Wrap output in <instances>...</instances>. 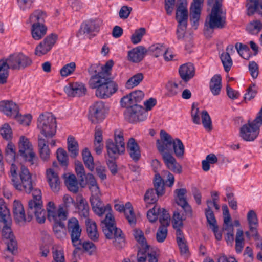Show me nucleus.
Wrapping results in <instances>:
<instances>
[{"instance_id":"c85d7f7f","label":"nucleus","mask_w":262,"mask_h":262,"mask_svg":"<svg viewBox=\"0 0 262 262\" xmlns=\"http://www.w3.org/2000/svg\"><path fill=\"white\" fill-rule=\"evenodd\" d=\"M47 27L45 25H37L32 24L31 27L32 37L35 40L41 39L46 34Z\"/></svg>"},{"instance_id":"39448f33","label":"nucleus","mask_w":262,"mask_h":262,"mask_svg":"<svg viewBox=\"0 0 262 262\" xmlns=\"http://www.w3.org/2000/svg\"><path fill=\"white\" fill-rule=\"evenodd\" d=\"M123 133L121 130H116L114 133V142L108 139L106 142L107 155L109 159L107 160V165L111 173L115 175L118 172L116 160L119 156L125 152V146L124 141Z\"/></svg>"},{"instance_id":"49530a36","label":"nucleus","mask_w":262,"mask_h":262,"mask_svg":"<svg viewBox=\"0 0 262 262\" xmlns=\"http://www.w3.org/2000/svg\"><path fill=\"white\" fill-rule=\"evenodd\" d=\"M56 157L62 166H67L68 165V155L64 149L59 148L56 151Z\"/></svg>"},{"instance_id":"09e8293b","label":"nucleus","mask_w":262,"mask_h":262,"mask_svg":"<svg viewBox=\"0 0 262 262\" xmlns=\"http://www.w3.org/2000/svg\"><path fill=\"white\" fill-rule=\"evenodd\" d=\"M145 33L146 29L144 28H140L138 29H136L131 36L132 42L135 45L139 43Z\"/></svg>"},{"instance_id":"13d9d810","label":"nucleus","mask_w":262,"mask_h":262,"mask_svg":"<svg viewBox=\"0 0 262 262\" xmlns=\"http://www.w3.org/2000/svg\"><path fill=\"white\" fill-rule=\"evenodd\" d=\"M161 210L160 207L155 205L152 208L149 209L147 213V216L151 223L155 222L158 219L159 211Z\"/></svg>"},{"instance_id":"a18cd8bd","label":"nucleus","mask_w":262,"mask_h":262,"mask_svg":"<svg viewBox=\"0 0 262 262\" xmlns=\"http://www.w3.org/2000/svg\"><path fill=\"white\" fill-rule=\"evenodd\" d=\"M67 219V211L63 210V208H59L57 212L52 215L51 220H53L55 223H63V221Z\"/></svg>"},{"instance_id":"bf43d9fd","label":"nucleus","mask_w":262,"mask_h":262,"mask_svg":"<svg viewBox=\"0 0 262 262\" xmlns=\"http://www.w3.org/2000/svg\"><path fill=\"white\" fill-rule=\"evenodd\" d=\"M0 134L4 139L7 140L11 139L12 137V132L10 125L4 124L0 128Z\"/></svg>"},{"instance_id":"4468645a","label":"nucleus","mask_w":262,"mask_h":262,"mask_svg":"<svg viewBox=\"0 0 262 262\" xmlns=\"http://www.w3.org/2000/svg\"><path fill=\"white\" fill-rule=\"evenodd\" d=\"M124 114L125 119L131 123L143 120L145 117L144 108L138 104L126 109Z\"/></svg>"},{"instance_id":"bb28decb","label":"nucleus","mask_w":262,"mask_h":262,"mask_svg":"<svg viewBox=\"0 0 262 262\" xmlns=\"http://www.w3.org/2000/svg\"><path fill=\"white\" fill-rule=\"evenodd\" d=\"M85 224L88 237L94 242L98 241L99 234L96 223L91 219L88 218L85 221Z\"/></svg>"},{"instance_id":"4d7b16f0","label":"nucleus","mask_w":262,"mask_h":262,"mask_svg":"<svg viewBox=\"0 0 262 262\" xmlns=\"http://www.w3.org/2000/svg\"><path fill=\"white\" fill-rule=\"evenodd\" d=\"M166 89L167 90L168 95L174 96L177 95L180 90L179 89L178 84L173 81H169L166 85Z\"/></svg>"},{"instance_id":"e2e57ef3","label":"nucleus","mask_w":262,"mask_h":262,"mask_svg":"<svg viewBox=\"0 0 262 262\" xmlns=\"http://www.w3.org/2000/svg\"><path fill=\"white\" fill-rule=\"evenodd\" d=\"M120 103L122 107H125L126 109L129 108V107H132V106H133L135 104L133 102L130 94L123 97L121 99Z\"/></svg>"},{"instance_id":"ddd939ff","label":"nucleus","mask_w":262,"mask_h":262,"mask_svg":"<svg viewBox=\"0 0 262 262\" xmlns=\"http://www.w3.org/2000/svg\"><path fill=\"white\" fill-rule=\"evenodd\" d=\"M67 229L70 234L72 242L74 246L81 244L80 237L81 233V229L80 227L79 222L75 217L69 220Z\"/></svg>"},{"instance_id":"dca6fc26","label":"nucleus","mask_w":262,"mask_h":262,"mask_svg":"<svg viewBox=\"0 0 262 262\" xmlns=\"http://www.w3.org/2000/svg\"><path fill=\"white\" fill-rule=\"evenodd\" d=\"M100 27V23L95 20H88L83 22L79 30L77 33V36L80 37L84 34L92 35L98 32Z\"/></svg>"},{"instance_id":"423d86ee","label":"nucleus","mask_w":262,"mask_h":262,"mask_svg":"<svg viewBox=\"0 0 262 262\" xmlns=\"http://www.w3.org/2000/svg\"><path fill=\"white\" fill-rule=\"evenodd\" d=\"M89 84L91 88L96 89V96L101 99L109 98L118 90V85L107 73L91 76Z\"/></svg>"},{"instance_id":"aec40b11","label":"nucleus","mask_w":262,"mask_h":262,"mask_svg":"<svg viewBox=\"0 0 262 262\" xmlns=\"http://www.w3.org/2000/svg\"><path fill=\"white\" fill-rule=\"evenodd\" d=\"M188 12L187 9V3L181 2L178 5L177 11L176 19L179 26H187Z\"/></svg>"},{"instance_id":"0eeeda50","label":"nucleus","mask_w":262,"mask_h":262,"mask_svg":"<svg viewBox=\"0 0 262 262\" xmlns=\"http://www.w3.org/2000/svg\"><path fill=\"white\" fill-rule=\"evenodd\" d=\"M223 0H215L205 22V27L207 31H212L215 29H223L226 26L225 13L222 9Z\"/></svg>"},{"instance_id":"79ce46f5","label":"nucleus","mask_w":262,"mask_h":262,"mask_svg":"<svg viewBox=\"0 0 262 262\" xmlns=\"http://www.w3.org/2000/svg\"><path fill=\"white\" fill-rule=\"evenodd\" d=\"M158 218L161 226H169L170 216L164 208H161V210L159 211Z\"/></svg>"},{"instance_id":"f257e3e1","label":"nucleus","mask_w":262,"mask_h":262,"mask_svg":"<svg viewBox=\"0 0 262 262\" xmlns=\"http://www.w3.org/2000/svg\"><path fill=\"white\" fill-rule=\"evenodd\" d=\"M17 170V166L12 163L10 172L12 185L19 191H24L27 193H32L33 198L28 201V222H30L34 215L38 223H44L47 212L43 208L41 190L35 188V183L33 182L32 175L27 168L21 165L18 174Z\"/></svg>"},{"instance_id":"c9c22d12","label":"nucleus","mask_w":262,"mask_h":262,"mask_svg":"<svg viewBox=\"0 0 262 262\" xmlns=\"http://www.w3.org/2000/svg\"><path fill=\"white\" fill-rule=\"evenodd\" d=\"M53 260L52 262H66L63 249L58 245H54L52 248Z\"/></svg>"},{"instance_id":"0e129e2a","label":"nucleus","mask_w":262,"mask_h":262,"mask_svg":"<svg viewBox=\"0 0 262 262\" xmlns=\"http://www.w3.org/2000/svg\"><path fill=\"white\" fill-rule=\"evenodd\" d=\"M63 205L66 211L69 210L70 208L72 206H75L76 203L73 199L69 194H65L63 197Z\"/></svg>"},{"instance_id":"69168bd1","label":"nucleus","mask_w":262,"mask_h":262,"mask_svg":"<svg viewBox=\"0 0 262 262\" xmlns=\"http://www.w3.org/2000/svg\"><path fill=\"white\" fill-rule=\"evenodd\" d=\"M249 70L253 78L257 77L259 73L258 66L255 61L250 62L248 66Z\"/></svg>"},{"instance_id":"338daca9","label":"nucleus","mask_w":262,"mask_h":262,"mask_svg":"<svg viewBox=\"0 0 262 262\" xmlns=\"http://www.w3.org/2000/svg\"><path fill=\"white\" fill-rule=\"evenodd\" d=\"M247 220L249 226H258L257 215L253 210H250L248 212L247 214Z\"/></svg>"},{"instance_id":"5701e85b","label":"nucleus","mask_w":262,"mask_h":262,"mask_svg":"<svg viewBox=\"0 0 262 262\" xmlns=\"http://www.w3.org/2000/svg\"><path fill=\"white\" fill-rule=\"evenodd\" d=\"M48 139L40 135L38 136V146L40 158L44 161H47L50 159V150L47 144Z\"/></svg>"},{"instance_id":"f8f14e48","label":"nucleus","mask_w":262,"mask_h":262,"mask_svg":"<svg viewBox=\"0 0 262 262\" xmlns=\"http://www.w3.org/2000/svg\"><path fill=\"white\" fill-rule=\"evenodd\" d=\"M104 109L105 104L102 101H97L90 106L89 119L92 123H97L104 119Z\"/></svg>"},{"instance_id":"f3484780","label":"nucleus","mask_w":262,"mask_h":262,"mask_svg":"<svg viewBox=\"0 0 262 262\" xmlns=\"http://www.w3.org/2000/svg\"><path fill=\"white\" fill-rule=\"evenodd\" d=\"M174 192L178 198L176 199L177 204L182 207L186 216L191 217L192 215V208L185 197V195L187 192L186 189L185 188L177 189L175 190Z\"/></svg>"},{"instance_id":"412c9836","label":"nucleus","mask_w":262,"mask_h":262,"mask_svg":"<svg viewBox=\"0 0 262 262\" xmlns=\"http://www.w3.org/2000/svg\"><path fill=\"white\" fill-rule=\"evenodd\" d=\"M127 151L130 158L135 162H137L141 158L140 147L133 138L129 139L126 145Z\"/></svg>"},{"instance_id":"72a5a7b5","label":"nucleus","mask_w":262,"mask_h":262,"mask_svg":"<svg viewBox=\"0 0 262 262\" xmlns=\"http://www.w3.org/2000/svg\"><path fill=\"white\" fill-rule=\"evenodd\" d=\"M46 13L41 10H36L31 14L29 17L30 22L34 24L45 25Z\"/></svg>"},{"instance_id":"6ab92c4d","label":"nucleus","mask_w":262,"mask_h":262,"mask_svg":"<svg viewBox=\"0 0 262 262\" xmlns=\"http://www.w3.org/2000/svg\"><path fill=\"white\" fill-rule=\"evenodd\" d=\"M0 111L8 117L17 116L19 108L17 105L12 101L4 100L0 102Z\"/></svg>"},{"instance_id":"a211bd4d","label":"nucleus","mask_w":262,"mask_h":262,"mask_svg":"<svg viewBox=\"0 0 262 262\" xmlns=\"http://www.w3.org/2000/svg\"><path fill=\"white\" fill-rule=\"evenodd\" d=\"M64 92L69 97H80L84 95L86 89L82 83H69L64 87Z\"/></svg>"},{"instance_id":"6e6552de","label":"nucleus","mask_w":262,"mask_h":262,"mask_svg":"<svg viewBox=\"0 0 262 262\" xmlns=\"http://www.w3.org/2000/svg\"><path fill=\"white\" fill-rule=\"evenodd\" d=\"M37 127L45 139L52 138L56 133V118L51 113H42L37 119Z\"/></svg>"},{"instance_id":"2eb2a0df","label":"nucleus","mask_w":262,"mask_h":262,"mask_svg":"<svg viewBox=\"0 0 262 262\" xmlns=\"http://www.w3.org/2000/svg\"><path fill=\"white\" fill-rule=\"evenodd\" d=\"M57 39V35L55 34H51L47 36L36 47L35 54L41 56L46 54L54 46Z\"/></svg>"},{"instance_id":"f704fd0d","label":"nucleus","mask_w":262,"mask_h":262,"mask_svg":"<svg viewBox=\"0 0 262 262\" xmlns=\"http://www.w3.org/2000/svg\"><path fill=\"white\" fill-rule=\"evenodd\" d=\"M77 208L80 216L84 218H88L89 215V207L87 201L82 197L77 203Z\"/></svg>"},{"instance_id":"c756f323","label":"nucleus","mask_w":262,"mask_h":262,"mask_svg":"<svg viewBox=\"0 0 262 262\" xmlns=\"http://www.w3.org/2000/svg\"><path fill=\"white\" fill-rule=\"evenodd\" d=\"M68 150L71 158L75 159L79 154V144L75 138L70 136L67 140Z\"/></svg>"},{"instance_id":"6e6d98bb","label":"nucleus","mask_w":262,"mask_h":262,"mask_svg":"<svg viewBox=\"0 0 262 262\" xmlns=\"http://www.w3.org/2000/svg\"><path fill=\"white\" fill-rule=\"evenodd\" d=\"M75 170L78 177L80 178V182H84L85 177V172L84 166L81 162L77 160L75 162Z\"/></svg>"},{"instance_id":"20e7f679","label":"nucleus","mask_w":262,"mask_h":262,"mask_svg":"<svg viewBox=\"0 0 262 262\" xmlns=\"http://www.w3.org/2000/svg\"><path fill=\"white\" fill-rule=\"evenodd\" d=\"M0 222L4 224L2 229V239L7 245V250L14 255L17 250V244L11 228L12 220L9 210L2 198H0Z\"/></svg>"},{"instance_id":"4be33fe9","label":"nucleus","mask_w":262,"mask_h":262,"mask_svg":"<svg viewBox=\"0 0 262 262\" xmlns=\"http://www.w3.org/2000/svg\"><path fill=\"white\" fill-rule=\"evenodd\" d=\"M47 178L49 185L54 192H57L60 188V182L58 176L52 169L47 170Z\"/></svg>"},{"instance_id":"37998d69","label":"nucleus","mask_w":262,"mask_h":262,"mask_svg":"<svg viewBox=\"0 0 262 262\" xmlns=\"http://www.w3.org/2000/svg\"><path fill=\"white\" fill-rule=\"evenodd\" d=\"M76 63L71 62L64 65L60 70V74L63 77H67L72 74L76 70Z\"/></svg>"},{"instance_id":"680f3d73","label":"nucleus","mask_w":262,"mask_h":262,"mask_svg":"<svg viewBox=\"0 0 262 262\" xmlns=\"http://www.w3.org/2000/svg\"><path fill=\"white\" fill-rule=\"evenodd\" d=\"M262 28V24L260 21H256L250 23L247 27V30L251 34H254L255 31L258 33Z\"/></svg>"},{"instance_id":"8fccbe9b","label":"nucleus","mask_w":262,"mask_h":262,"mask_svg":"<svg viewBox=\"0 0 262 262\" xmlns=\"http://www.w3.org/2000/svg\"><path fill=\"white\" fill-rule=\"evenodd\" d=\"M167 227L165 226H160L157 231L156 239L158 243H163L167 236Z\"/></svg>"},{"instance_id":"1a4fd4ad","label":"nucleus","mask_w":262,"mask_h":262,"mask_svg":"<svg viewBox=\"0 0 262 262\" xmlns=\"http://www.w3.org/2000/svg\"><path fill=\"white\" fill-rule=\"evenodd\" d=\"M154 186V188L148 189L144 195V200L147 204L156 203L159 197L165 193L164 184L159 175H156Z\"/></svg>"},{"instance_id":"f03ea898","label":"nucleus","mask_w":262,"mask_h":262,"mask_svg":"<svg viewBox=\"0 0 262 262\" xmlns=\"http://www.w3.org/2000/svg\"><path fill=\"white\" fill-rule=\"evenodd\" d=\"M92 209L94 212L99 216L102 215L105 212H108L105 219L102 221L104 226L102 227V230L107 239H113V245L117 249H121L125 246V237L122 230L114 225L115 220L113 215L111 213V206L107 204L104 207L100 197L90 198V199Z\"/></svg>"},{"instance_id":"e433bc0d","label":"nucleus","mask_w":262,"mask_h":262,"mask_svg":"<svg viewBox=\"0 0 262 262\" xmlns=\"http://www.w3.org/2000/svg\"><path fill=\"white\" fill-rule=\"evenodd\" d=\"M5 157L6 160L9 162H13L16 157H18L15 152V146L12 143H8L5 148Z\"/></svg>"},{"instance_id":"c03bdc74","label":"nucleus","mask_w":262,"mask_h":262,"mask_svg":"<svg viewBox=\"0 0 262 262\" xmlns=\"http://www.w3.org/2000/svg\"><path fill=\"white\" fill-rule=\"evenodd\" d=\"M244 241L243 231L239 229L237 231L235 237V250L237 253L242 252L244 246Z\"/></svg>"},{"instance_id":"603ef678","label":"nucleus","mask_w":262,"mask_h":262,"mask_svg":"<svg viewBox=\"0 0 262 262\" xmlns=\"http://www.w3.org/2000/svg\"><path fill=\"white\" fill-rule=\"evenodd\" d=\"M220 58L225 71L228 72L232 66V60L230 54L228 53H223L220 56Z\"/></svg>"},{"instance_id":"7ed1b4c3","label":"nucleus","mask_w":262,"mask_h":262,"mask_svg":"<svg viewBox=\"0 0 262 262\" xmlns=\"http://www.w3.org/2000/svg\"><path fill=\"white\" fill-rule=\"evenodd\" d=\"M160 139L156 141V146L164 163L169 170L174 173H181L182 171V166L171 153L174 139L164 130L160 131Z\"/></svg>"},{"instance_id":"393cba45","label":"nucleus","mask_w":262,"mask_h":262,"mask_svg":"<svg viewBox=\"0 0 262 262\" xmlns=\"http://www.w3.org/2000/svg\"><path fill=\"white\" fill-rule=\"evenodd\" d=\"M146 53V49L143 46H138L129 51L128 53V59L133 62L141 61Z\"/></svg>"},{"instance_id":"cd10ccee","label":"nucleus","mask_w":262,"mask_h":262,"mask_svg":"<svg viewBox=\"0 0 262 262\" xmlns=\"http://www.w3.org/2000/svg\"><path fill=\"white\" fill-rule=\"evenodd\" d=\"M222 88V77L220 74L214 75L209 82V89L214 96L219 95Z\"/></svg>"},{"instance_id":"2f4dec72","label":"nucleus","mask_w":262,"mask_h":262,"mask_svg":"<svg viewBox=\"0 0 262 262\" xmlns=\"http://www.w3.org/2000/svg\"><path fill=\"white\" fill-rule=\"evenodd\" d=\"M9 69H10L7 59L0 60V84L7 83L9 76Z\"/></svg>"},{"instance_id":"5fc2aeb1","label":"nucleus","mask_w":262,"mask_h":262,"mask_svg":"<svg viewBox=\"0 0 262 262\" xmlns=\"http://www.w3.org/2000/svg\"><path fill=\"white\" fill-rule=\"evenodd\" d=\"M201 118L202 124L204 128L209 131L211 130L212 129V122L207 111L204 110L202 112Z\"/></svg>"},{"instance_id":"a878e982","label":"nucleus","mask_w":262,"mask_h":262,"mask_svg":"<svg viewBox=\"0 0 262 262\" xmlns=\"http://www.w3.org/2000/svg\"><path fill=\"white\" fill-rule=\"evenodd\" d=\"M179 72L182 79L187 82L194 76V68L192 64H184L180 67Z\"/></svg>"},{"instance_id":"ea45409f","label":"nucleus","mask_w":262,"mask_h":262,"mask_svg":"<svg viewBox=\"0 0 262 262\" xmlns=\"http://www.w3.org/2000/svg\"><path fill=\"white\" fill-rule=\"evenodd\" d=\"M165 49L162 45L160 44L153 45L148 50H146V53L155 57H158L163 54Z\"/></svg>"},{"instance_id":"7c9ffc66","label":"nucleus","mask_w":262,"mask_h":262,"mask_svg":"<svg viewBox=\"0 0 262 262\" xmlns=\"http://www.w3.org/2000/svg\"><path fill=\"white\" fill-rule=\"evenodd\" d=\"M95 131L94 149L97 155H100L102 152L103 147V144H102L103 140L102 131L98 126L96 127Z\"/></svg>"},{"instance_id":"de8ad7c7","label":"nucleus","mask_w":262,"mask_h":262,"mask_svg":"<svg viewBox=\"0 0 262 262\" xmlns=\"http://www.w3.org/2000/svg\"><path fill=\"white\" fill-rule=\"evenodd\" d=\"M65 226L63 223H55L53 226V231L57 238L62 239L66 237L64 232Z\"/></svg>"},{"instance_id":"a19ab883","label":"nucleus","mask_w":262,"mask_h":262,"mask_svg":"<svg viewBox=\"0 0 262 262\" xmlns=\"http://www.w3.org/2000/svg\"><path fill=\"white\" fill-rule=\"evenodd\" d=\"M143 75L141 73H137L130 78L126 83V87L131 89L138 85L143 79Z\"/></svg>"},{"instance_id":"052dcab7","label":"nucleus","mask_w":262,"mask_h":262,"mask_svg":"<svg viewBox=\"0 0 262 262\" xmlns=\"http://www.w3.org/2000/svg\"><path fill=\"white\" fill-rule=\"evenodd\" d=\"M14 118H15L20 124L25 126H28L31 122L32 116L30 114L21 116L19 115L18 113V114H17V116H14Z\"/></svg>"},{"instance_id":"774afa93","label":"nucleus","mask_w":262,"mask_h":262,"mask_svg":"<svg viewBox=\"0 0 262 262\" xmlns=\"http://www.w3.org/2000/svg\"><path fill=\"white\" fill-rule=\"evenodd\" d=\"M133 100V102L138 104L144 98V93L141 91H136L130 93Z\"/></svg>"},{"instance_id":"9d476101","label":"nucleus","mask_w":262,"mask_h":262,"mask_svg":"<svg viewBox=\"0 0 262 262\" xmlns=\"http://www.w3.org/2000/svg\"><path fill=\"white\" fill-rule=\"evenodd\" d=\"M18 152L17 157H21L23 160L29 162L31 164L34 163L36 158V155L33 151L32 144L29 139L22 136L19 138L18 142Z\"/></svg>"},{"instance_id":"473e14b6","label":"nucleus","mask_w":262,"mask_h":262,"mask_svg":"<svg viewBox=\"0 0 262 262\" xmlns=\"http://www.w3.org/2000/svg\"><path fill=\"white\" fill-rule=\"evenodd\" d=\"M82 160L86 167L91 171H93L95 168L94 158L89 149L85 148L82 151Z\"/></svg>"},{"instance_id":"58836bf2","label":"nucleus","mask_w":262,"mask_h":262,"mask_svg":"<svg viewBox=\"0 0 262 262\" xmlns=\"http://www.w3.org/2000/svg\"><path fill=\"white\" fill-rule=\"evenodd\" d=\"M173 151L176 156L178 158H182L184 154V146L181 141L178 138L174 139L172 146V151Z\"/></svg>"},{"instance_id":"b1692460","label":"nucleus","mask_w":262,"mask_h":262,"mask_svg":"<svg viewBox=\"0 0 262 262\" xmlns=\"http://www.w3.org/2000/svg\"><path fill=\"white\" fill-rule=\"evenodd\" d=\"M13 213L14 219L17 223L28 221V218H26L24 207L21 202L15 200L13 205Z\"/></svg>"},{"instance_id":"864d4df0","label":"nucleus","mask_w":262,"mask_h":262,"mask_svg":"<svg viewBox=\"0 0 262 262\" xmlns=\"http://www.w3.org/2000/svg\"><path fill=\"white\" fill-rule=\"evenodd\" d=\"M205 214L207 223L209 225L210 228L217 226L216 219L210 206H208V207L205 209Z\"/></svg>"},{"instance_id":"4c0bfd02","label":"nucleus","mask_w":262,"mask_h":262,"mask_svg":"<svg viewBox=\"0 0 262 262\" xmlns=\"http://www.w3.org/2000/svg\"><path fill=\"white\" fill-rule=\"evenodd\" d=\"M65 184L68 189L73 193H77L78 191L77 181L74 174L70 175L66 180Z\"/></svg>"},{"instance_id":"9b49d317","label":"nucleus","mask_w":262,"mask_h":262,"mask_svg":"<svg viewBox=\"0 0 262 262\" xmlns=\"http://www.w3.org/2000/svg\"><path fill=\"white\" fill-rule=\"evenodd\" d=\"M7 59L12 70L25 69L32 64L31 58L21 53L11 55Z\"/></svg>"},{"instance_id":"3c124183","label":"nucleus","mask_w":262,"mask_h":262,"mask_svg":"<svg viewBox=\"0 0 262 262\" xmlns=\"http://www.w3.org/2000/svg\"><path fill=\"white\" fill-rule=\"evenodd\" d=\"M134 237L140 245V247L143 249H149V246L147 244L146 240L144 236L142 231L136 230L134 231Z\"/></svg>"}]
</instances>
